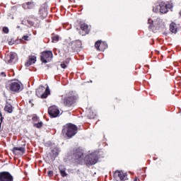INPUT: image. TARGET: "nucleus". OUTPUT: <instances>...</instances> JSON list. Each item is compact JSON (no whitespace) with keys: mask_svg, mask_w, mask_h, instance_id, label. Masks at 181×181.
<instances>
[{"mask_svg":"<svg viewBox=\"0 0 181 181\" xmlns=\"http://www.w3.org/2000/svg\"><path fill=\"white\" fill-rule=\"evenodd\" d=\"M77 100V95L73 92H69L62 95V103L66 107H71L76 100Z\"/></svg>","mask_w":181,"mask_h":181,"instance_id":"f257e3e1","label":"nucleus"},{"mask_svg":"<svg viewBox=\"0 0 181 181\" xmlns=\"http://www.w3.org/2000/svg\"><path fill=\"white\" fill-rule=\"evenodd\" d=\"M62 133L66 134L68 138H71V136H74L77 134V127L74 124H66L62 130Z\"/></svg>","mask_w":181,"mask_h":181,"instance_id":"f03ea898","label":"nucleus"},{"mask_svg":"<svg viewBox=\"0 0 181 181\" xmlns=\"http://www.w3.org/2000/svg\"><path fill=\"white\" fill-rule=\"evenodd\" d=\"M43 91H45V87L40 86L36 90L35 94L40 98H47V95L50 94V90L49 88H47L44 93Z\"/></svg>","mask_w":181,"mask_h":181,"instance_id":"7ed1b4c3","label":"nucleus"},{"mask_svg":"<svg viewBox=\"0 0 181 181\" xmlns=\"http://www.w3.org/2000/svg\"><path fill=\"white\" fill-rule=\"evenodd\" d=\"M40 57L42 63H49L53 59V52L52 51H45L42 53Z\"/></svg>","mask_w":181,"mask_h":181,"instance_id":"20e7f679","label":"nucleus"},{"mask_svg":"<svg viewBox=\"0 0 181 181\" xmlns=\"http://www.w3.org/2000/svg\"><path fill=\"white\" fill-rule=\"evenodd\" d=\"M8 87L13 93H19V91H21V83L18 81L9 82Z\"/></svg>","mask_w":181,"mask_h":181,"instance_id":"39448f33","label":"nucleus"},{"mask_svg":"<svg viewBox=\"0 0 181 181\" xmlns=\"http://www.w3.org/2000/svg\"><path fill=\"white\" fill-rule=\"evenodd\" d=\"M98 162V157L95 154H90L85 158L86 165H95Z\"/></svg>","mask_w":181,"mask_h":181,"instance_id":"423d86ee","label":"nucleus"},{"mask_svg":"<svg viewBox=\"0 0 181 181\" xmlns=\"http://www.w3.org/2000/svg\"><path fill=\"white\" fill-rule=\"evenodd\" d=\"M113 177L115 180L119 181V180H127L128 178L127 177V173L122 172V171H115Z\"/></svg>","mask_w":181,"mask_h":181,"instance_id":"0eeeda50","label":"nucleus"},{"mask_svg":"<svg viewBox=\"0 0 181 181\" xmlns=\"http://www.w3.org/2000/svg\"><path fill=\"white\" fill-rule=\"evenodd\" d=\"M48 114L52 117V118H56L60 115V110L57 108V106H51L48 109Z\"/></svg>","mask_w":181,"mask_h":181,"instance_id":"6e6552de","label":"nucleus"},{"mask_svg":"<svg viewBox=\"0 0 181 181\" xmlns=\"http://www.w3.org/2000/svg\"><path fill=\"white\" fill-rule=\"evenodd\" d=\"M95 47L96 50H98L100 52H104L107 47H108V45H107V42H102L101 40H98L95 43Z\"/></svg>","mask_w":181,"mask_h":181,"instance_id":"1a4fd4ad","label":"nucleus"},{"mask_svg":"<svg viewBox=\"0 0 181 181\" xmlns=\"http://www.w3.org/2000/svg\"><path fill=\"white\" fill-rule=\"evenodd\" d=\"M148 23H150V25L148 26L149 29H152L153 26H155L156 28H160V26L163 25V23H162V20H160V18H157L154 21L153 20L149 18Z\"/></svg>","mask_w":181,"mask_h":181,"instance_id":"9d476101","label":"nucleus"},{"mask_svg":"<svg viewBox=\"0 0 181 181\" xmlns=\"http://www.w3.org/2000/svg\"><path fill=\"white\" fill-rule=\"evenodd\" d=\"M0 181H13V176L8 172L0 173Z\"/></svg>","mask_w":181,"mask_h":181,"instance_id":"9b49d317","label":"nucleus"},{"mask_svg":"<svg viewBox=\"0 0 181 181\" xmlns=\"http://www.w3.org/2000/svg\"><path fill=\"white\" fill-rule=\"evenodd\" d=\"M5 62L9 64H12L16 62V54L14 52H10L6 56Z\"/></svg>","mask_w":181,"mask_h":181,"instance_id":"f8f14e48","label":"nucleus"},{"mask_svg":"<svg viewBox=\"0 0 181 181\" xmlns=\"http://www.w3.org/2000/svg\"><path fill=\"white\" fill-rule=\"evenodd\" d=\"M12 151L14 155H18L19 156H22V155L25 153V148L23 147H14Z\"/></svg>","mask_w":181,"mask_h":181,"instance_id":"ddd939ff","label":"nucleus"},{"mask_svg":"<svg viewBox=\"0 0 181 181\" xmlns=\"http://www.w3.org/2000/svg\"><path fill=\"white\" fill-rule=\"evenodd\" d=\"M35 6L36 5L33 1H28L27 3L23 4L22 5V7L23 8V9H35Z\"/></svg>","mask_w":181,"mask_h":181,"instance_id":"4468645a","label":"nucleus"},{"mask_svg":"<svg viewBox=\"0 0 181 181\" xmlns=\"http://www.w3.org/2000/svg\"><path fill=\"white\" fill-rule=\"evenodd\" d=\"M36 62V57L31 56L29 57L28 62L25 64V67H29L31 64H33Z\"/></svg>","mask_w":181,"mask_h":181,"instance_id":"2eb2a0df","label":"nucleus"},{"mask_svg":"<svg viewBox=\"0 0 181 181\" xmlns=\"http://www.w3.org/2000/svg\"><path fill=\"white\" fill-rule=\"evenodd\" d=\"M4 111L8 112V114H11V112H13V107L12 106V105L6 103L4 107Z\"/></svg>","mask_w":181,"mask_h":181,"instance_id":"dca6fc26","label":"nucleus"},{"mask_svg":"<svg viewBox=\"0 0 181 181\" xmlns=\"http://www.w3.org/2000/svg\"><path fill=\"white\" fill-rule=\"evenodd\" d=\"M81 29L82 31H83V35H88L89 30H88V25L86 23H83L81 25Z\"/></svg>","mask_w":181,"mask_h":181,"instance_id":"f3484780","label":"nucleus"},{"mask_svg":"<svg viewBox=\"0 0 181 181\" xmlns=\"http://www.w3.org/2000/svg\"><path fill=\"white\" fill-rule=\"evenodd\" d=\"M160 13H166L168 12V5L165 4H160Z\"/></svg>","mask_w":181,"mask_h":181,"instance_id":"a211bd4d","label":"nucleus"},{"mask_svg":"<svg viewBox=\"0 0 181 181\" xmlns=\"http://www.w3.org/2000/svg\"><path fill=\"white\" fill-rule=\"evenodd\" d=\"M170 30L172 33H176L177 32V25L175 23H171L170 25Z\"/></svg>","mask_w":181,"mask_h":181,"instance_id":"6ab92c4d","label":"nucleus"},{"mask_svg":"<svg viewBox=\"0 0 181 181\" xmlns=\"http://www.w3.org/2000/svg\"><path fill=\"white\" fill-rule=\"evenodd\" d=\"M75 156L76 159H79V160H81V159H84V154L81 151H77L75 153Z\"/></svg>","mask_w":181,"mask_h":181,"instance_id":"aec40b11","label":"nucleus"},{"mask_svg":"<svg viewBox=\"0 0 181 181\" xmlns=\"http://www.w3.org/2000/svg\"><path fill=\"white\" fill-rule=\"evenodd\" d=\"M72 46H74V50H76V49H78V47H81V41H75L72 42Z\"/></svg>","mask_w":181,"mask_h":181,"instance_id":"412c9836","label":"nucleus"},{"mask_svg":"<svg viewBox=\"0 0 181 181\" xmlns=\"http://www.w3.org/2000/svg\"><path fill=\"white\" fill-rule=\"evenodd\" d=\"M153 11H154L156 13H158V12H160V4L154 6L153 8Z\"/></svg>","mask_w":181,"mask_h":181,"instance_id":"4be33fe9","label":"nucleus"},{"mask_svg":"<svg viewBox=\"0 0 181 181\" xmlns=\"http://www.w3.org/2000/svg\"><path fill=\"white\" fill-rule=\"evenodd\" d=\"M52 42L53 43H55V42H59V35L52 37Z\"/></svg>","mask_w":181,"mask_h":181,"instance_id":"5701e85b","label":"nucleus"},{"mask_svg":"<svg viewBox=\"0 0 181 181\" xmlns=\"http://www.w3.org/2000/svg\"><path fill=\"white\" fill-rule=\"evenodd\" d=\"M52 152L54 156H57L59 155V152L57 151V148H55L53 150H52Z\"/></svg>","mask_w":181,"mask_h":181,"instance_id":"b1692460","label":"nucleus"},{"mask_svg":"<svg viewBox=\"0 0 181 181\" xmlns=\"http://www.w3.org/2000/svg\"><path fill=\"white\" fill-rule=\"evenodd\" d=\"M42 125H43V123L40 122H38L37 124H35L34 127H36V128H42Z\"/></svg>","mask_w":181,"mask_h":181,"instance_id":"393cba45","label":"nucleus"},{"mask_svg":"<svg viewBox=\"0 0 181 181\" xmlns=\"http://www.w3.org/2000/svg\"><path fill=\"white\" fill-rule=\"evenodd\" d=\"M69 64L67 62H63L62 64H61V67L62 69H66V67H68Z\"/></svg>","mask_w":181,"mask_h":181,"instance_id":"a878e982","label":"nucleus"},{"mask_svg":"<svg viewBox=\"0 0 181 181\" xmlns=\"http://www.w3.org/2000/svg\"><path fill=\"white\" fill-rule=\"evenodd\" d=\"M59 172H64V171H66V168H64V166L63 165H60L59 167Z\"/></svg>","mask_w":181,"mask_h":181,"instance_id":"bb28decb","label":"nucleus"},{"mask_svg":"<svg viewBox=\"0 0 181 181\" xmlns=\"http://www.w3.org/2000/svg\"><path fill=\"white\" fill-rule=\"evenodd\" d=\"M3 32L4 33H9V29L6 27L3 28Z\"/></svg>","mask_w":181,"mask_h":181,"instance_id":"cd10ccee","label":"nucleus"},{"mask_svg":"<svg viewBox=\"0 0 181 181\" xmlns=\"http://www.w3.org/2000/svg\"><path fill=\"white\" fill-rule=\"evenodd\" d=\"M60 174L62 176V177L67 176V173H66V171H61Z\"/></svg>","mask_w":181,"mask_h":181,"instance_id":"c85d7f7f","label":"nucleus"},{"mask_svg":"<svg viewBox=\"0 0 181 181\" xmlns=\"http://www.w3.org/2000/svg\"><path fill=\"white\" fill-rule=\"evenodd\" d=\"M0 76H1V77H6V74H5V72H1Z\"/></svg>","mask_w":181,"mask_h":181,"instance_id":"c756f323","label":"nucleus"},{"mask_svg":"<svg viewBox=\"0 0 181 181\" xmlns=\"http://www.w3.org/2000/svg\"><path fill=\"white\" fill-rule=\"evenodd\" d=\"M33 121H37V119H38L37 116H33Z\"/></svg>","mask_w":181,"mask_h":181,"instance_id":"7c9ffc66","label":"nucleus"},{"mask_svg":"<svg viewBox=\"0 0 181 181\" xmlns=\"http://www.w3.org/2000/svg\"><path fill=\"white\" fill-rule=\"evenodd\" d=\"M29 37V36H28V35H24L23 37V39L24 40H28V38Z\"/></svg>","mask_w":181,"mask_h":181,"instance_id":"2f4dec72","label":"nucleus"},{"mask_svg":"<svg viewBox=\"0 0 181 181\" xmlns=\"http://www.w3.org/2000/svg\"><path fill=\"white\" fill-rule=\"evenodd\" d=\"M48 176H53V171H49Z\"/></svg>","mask_w":181,"mask_h":181,"instance_id":"473e14b6","label":"nucleus"},{"mask_svg":"<svg viewBox=\"0 0 181 181\" xmlns=\"http://www.w3.org/2000/svg\"><path fill=\"white\" fill-rule=\"evenodd\" d=\"M88 117H89L90 118H94V117H95V115H93V116L88 115Z\"/></svg>","mask_w":181,"mask_h":181,"instance_id":"72a5a7b5","label":"nucleus"},{"mask_svg":"<svg viewBox=\"0 0 181 181\" xmlns=\"http://www.w3.org/2000/svg\"><path fill=\"white\" fill-rule=\"evenodd\" d=\"M0 131H1V124H0Z\"/></svg>","mask_w":181,"mask_h":181,"instance_id":"f704fd0d","label":"nucleus"}]
</instances>
